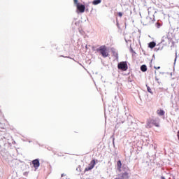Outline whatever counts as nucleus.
Masks as SVG:
<instances>
[{"mask_svg": "<svg viewBox=\"0 0 179 179\" xmlns=\"http://www.w3.org/2000/svg\"><path fill=\"white\" fill-rule=\"evenodd\" d=\"M159 123H160V119L159 118H155V119L149 118L147 120L145 128H152L153 125L159 128V127H160Z\"/></svg>", "mask_w": 179, "mask_h": 179, "instance_id": "nucleus-1", "label": "nucleus"}, {"mask_svg": "<svg viewBox=\"0 0 179 179\" xmlns=\"http://www.w3.org/2000/svg\"><path fill=\"white\" fill-rule=\"evenodd\" d=\"M96 51V52L100 53L103 58H107V57H108V52L107 51V47H106V45L100 46Z\"/></svg>", "mask_w": 179, "mask_h": 179, "instance_id": "nucleus-2", "label": "nucleus"}, {"mask_svg": "<svg viewBox=\"0 0 179 179\" xmlns=\"http://www.w3.org/2000/svg\"><path fill=\"white\" fill-rule=\"evenodd\" d=\"M117 69L120 71H127L128 70V63L127 62H120L117 64Z\"/></svg>", "mask_w": 179, "mask_h": 179, "instance_id": "nucleus-3", "label": "nucleus"}, {"mask_svg": "<svg viewBox=\"0 0 179 179\" xmlns=\"http://www.w3.org/2000/svg\"><path fill=\"white\" fill-rule=\"evenodd\" d=\"M129 173L128 171H125L120 174L116 176L115 179H129Z\"/></svg>", "mask_w": 179, "mask_h": 179, "instance_id": "nucleus-4", "label": "nucleus"}, {"mask_svg": "<svg viewBox=\"0 0 179 179\" xmlns=\"http://www.w3.org/2000/svg\"><path fill=\"white\" fill-rule=\"evenodd\" d=\"M95 165L96 161L94 159L92 160L90 164V166L85 168V171H90V170H93Z\"/></svg>", "mask_w": 179, "mask_h": 179, "instance_id": "nucleus-5", "label": "nucleus"}, {"mask_svg": "<svg viewBox=\"0 0 179 179\" xmlns=\"http://www.w3.org/2000/svg\"><path fill=\"white\" fill-rule=\"evenodd\" d=\"M32 164L34 165V169L37 170L40 167V160L38 159H36L32 161Z\"/></svg>", "mask_w": 179, "mask_h": 179, "instance_id": "nucleus-6", "label": "nucleus"}, {"mask_svg": "<svg viewBox=\"0 0 179 179\" xmlns=\"http://www.w3.org/2000/svg\"><path fill=\"white\" fill-rule=\"evenodd\" d=\"M77 9L80 12V13H83V12H85V9H86V6L83 4H78Z\"/></svg>", "mask_w": 179, "mask_h": 179, "instance_id": "nucleus-7", "label": "nucleus"}, {"mask_svg": "<svg viewBox=\"0 0 179 179\" xmlns=\"http://www.w3.org/2000/svg\"><path fill=\"white\" fill-rule=\"evenodd\" d=\"M151 22H152V18H150V17H147L145 20V25L148 26V24H149Z\"/></svg>", "mask_w": 179, "mask_h": 179, "instance_id": "nucleus-8", "label": "nucleus"}, {"mask_svg": "<svg viewBox=\"0 0 179 179\" xmlns=\"http://www.w3.org/2000/svg\"><path fill=\"white\" fill-rule=\"evenodd\" d=\"M141 71L142 72H146V71H148V66H146V65L145 64H143L141 66Z\"/></svg>", "mask_w": 179, "mask_h": 179, "instance_id": "nucleus-9", "label": "nucleus"}, {"mask_svg": "<svg viewBox=\"0 0 179 179\" xmlns=\"http://www.w3.org/2000/svg\"><path fill=\"white\" fill-rule=\"evenodd\" d=\"M117 169L121 171V167L122 166V164L121 163V160H118L117 163Z\"/></svg>", "mask_w": 179, "mask_h": 179, "instance_id": "nucleus-10", "label": "nucleus"}, {"mask_svg": "<svg viewBox=\"0 0 179 179\" xmlns=\"http://www.w3.org/2000/svg\"><path fill=\"white\" fill-rule=\"evenodd\" d=\"M148 47L150 48H155V47H156V43L155 42H150L149 44H148Z\"/></svg>", "mask_w": 179, "mask_h": 179, "instance_id": "nucleus-11", "label": "nucleus"}, {"mask_svg": "<svg viewBox=\"0 0 179 179\" xmlns=\"http://www.w3.org/2000/svg\"><path fill=\"white\" fill-rule=\"evenodd\" d=\"M157 113L158 115H160V116H163V115H164V114H166V113L163 110H158L157 111Z\"/></svg>", "mask_w": 179, "mask_h": 179, "instance_id": "nucleus-12", "label": "nucleus"}, {"mask_svg": "<svg viewBox=\"0 0 179 179\" xmlns=\"http://www.w3.org/2000/svg\"><path fill=\"white\" fill-rule=\"evenodd\" d=\"M92 3L94 5H99V3H101V0H94L92 1Z\"/></svg>", "mask_w": 179, "mask_h": 179, "instance_id": "nucleus-13", "label": "nucleus"}, {"mask_svg": "<svg viewBox=\"0 0 179 179\" xmlns=\"http://www.w3.org/2000/svg\"><path fill=\"white\" fill-rule=\"evenodd\" d=\"M147 90L148 93H152V89H150V87H147Z\"/></svg>", "mask_w": 179, "mask_h": 179, "instance_id": "nucleus-14", "label": "nucleus"}, {"mask_svg": "<svg viewBox=\"0 0 179 179\" xmlns=\"http://www.w3.org/2000/svg\"><path fill=\"white\" fill-rule=\"evenodd\" d=\"M62 179H68V178H66V175H65V174H62Z\"/></svg>", "mask_w": 179, "mask_h": 179, "instance_id": "nucleus-15", "label": "nucleus"}, {"mask_svg": "<svg viewBox=\"0 0 179 179\" xmlns=\"http://www.w3.org/2000/svg\"><path fill=\"white\" fill-rule=\"evenodd\" d=\"M74 3L78 6V5H80L79 3H78V0H74Z\"/></svg>", "mask_w": 179, "mask_h": 179, "instance_id": "nucleus-16", "label": "nucleus"}, {"mask_svg": "<svg viewBox=\"0 0 179 179\" xmlns=\"http://www.w3.org/2000/svg\"><path fill=\"white\" fill-rule=\"evenodd\" d=\"M117 15H118V16H120V17H122V13L119 12V13H117Z\"/></svg>", "mask_w": 179, "mask_h": 179, "instance_id": "nucleus-17", "label": "nucleus"}, {"mask_svg": "<svg viewBox=\"0 0 179 179\" xmlns=\"http://www.w3.org/2000/svg\"><path fill=\"white\" fill-rule=\"evenodd\" d=\"M77 171H82V169H80V166H78V167L76 169Z\"/></svg>", "mask_w": 179, "mask_h": 179, "instance_id": "nucleus-18", "label": "nucleus"}, {"mask_svg": "<svg viewBox=\"0 0 179 179\" xmlns=\"http://www.w3.org/2000/svg\"><path fill=\"white\" fill-rule=\"evenodd\" d=\"M156 26H157V29H159L160 27V24L159 23H157Z\"/></svg>", "mask_w": 179, "mask_h": 179, "instance_id": "nucleus-19", "label": "nucleus"}, {"mask_svg": "<svg viewBox=\"0 0 179 179\" xmlns=\"http://www.w3.org/2000/svg\"><path fill=\"white\" fill-rule=\"evenodd\" d=\"M24 176H28L29 175V172H24Z\"/></svg>", "mask_w": 179, "mask_h": 179, "instance_id": "nucleus-20", "label": "nucleus"}, {"mask_svg": "<svg viewBox=\"0 0 179 179\" xmlns=\"http://www.w3.org/2000/svg\"><path fill=\"white\" fill-rule=\"evenodd\" d=\"M155 69H160V66H158V67H156V66H154Z\"/></svg>", "mask_w": 179, "mask_h": 179, "instance_id": "nucleus-21", "label": "nucleus"}, {"mask_svg": "<svg viewBox=\"0 0 179 179\" xmlns=\"http://www.w3.org/2000/svg\"><path fill=\"white\" fill-rule=\"evenodd\" d=\"M115 57H116V58H118V53H116V54L115 55Z\"/></svg>", "mask_w": 179, "mask_h": 179, "instance_id": "nucleus-22", "label": "nucleus"}, {"mask_svg": "<svg viewBox=\"0 0 179 179\" xmlns=\"http://www.w3.org/2000/svg\"><path fill=\"white\" fill-rule=\"evenodd\" d=\"M155 80H156L157 82H159V78H157V77H155Z\"/></svg>", "mask_w": 179, "mask_h": 179, "instance_id": "nucleus-23", "label": "nucleus"}, {"mask_svg": "<svg viewBox=\"0 0 179 179\" xmlns=\"http://www.w3.org/2000/svg\"><path fill=\"white\" fill-rule=\"evenodd\" d=\"M161 179H166L164 176H161Z\"/></svg>", "mask_w": 179, "mask_h": 179, "instance_id": "nucleus-24", "label": "nucleus"}, {"mask_svg": "<svg viewBox=\"0 0 179 179\" xmlns=\"http://www.w3.org/2000/svg\"><path fill=\"white\" fill-rule=\"evenodd\" d=\"M177 60V56L176 57V58H175V61H176Z\"/></svg>", "mask_w": 179, "mask_h": 179, "instance_id": "nucleus-25", "label": "nucleus"}, {"mask_svg": "<svg viewBox=\"0 0 179 179\" xmlns=\"http://www.w3.org/2000/svg\"><path fill=\"white\" fill-rule=\"evenodd\" d=\"M117 27L119 26V24H118V22H117Z\"/></svg>", "mask_w": 179, "mask_h": 179, "instance_id": "nucleus-26", "label": "nucleus"}, {"mask_svg": "<svg viewBox=\"0 0 179 179\" xmlns=\"http://www.w3.org/2000/svg\"><path fill=\"white\" fill-rule=\"evenodd\" d=\"M113 143H114V138H113Z\"/></svg>", "mask_w": 179, "mask_h": 179, "instance_id": "nucleus-27", "label": "nucleus"}]
</instances>
